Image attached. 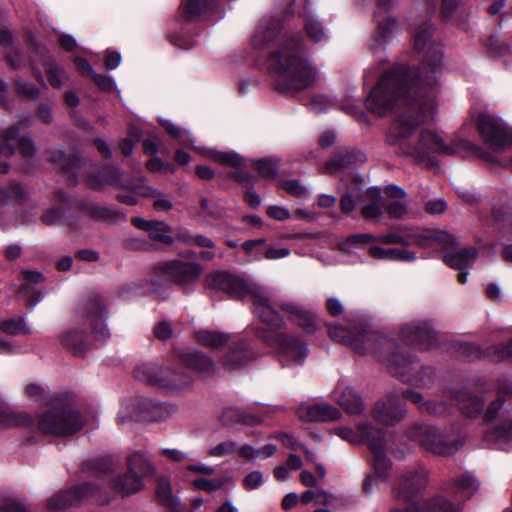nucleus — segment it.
<instances>
[{
    "label": "nucleus",
    "mask_w": 512,
    "mask_h": 512,
    "mask_svg": "<svg viewBox=\"0 0 512 512\" xmlns=\"http://www.w3.org/2000/svg\"><path fill=\"white\" fill-rule=\"evenodd\" d=\"M205 156L212 161H215V162L227 165V166L241 168L244 165V160L238 154H235V153L209 150V151H207Z\"/></svg>",
    "instance_id": "obj_45"
},
{
    "label": "nucleus",
    "mask_w": 512,
    "mask_h": 512,
    "mask_svg": "<svg viewBox=\"0 0 512 512\" xmlns=\"http://www.w3.org/2000/svg\"><path fill=\"white\" fill-rule=\"evenodd\" d=\"M368 253L372 258L378 260L413 262L417 258L415 253L410 250L396 248L385 249L376 245L370 246Z\"/></svg>",
    "instance_id": "obj_32"
},
{
    "label": "nucleus",
    "mask_w": 512,
    "mask_h": 512,
    "mask_svg": "<svg viewBox=\"0 0 512 512\" xmlns=\"http://www.w3.org/2000/svg\"><path fill=\"white\" fill-rule=\"evenodd\" d=\"M42 281H44V277L40 272L28 270L22 272L20 294L25 297H29V303L31 306H35L43 296L40 293H32L30 284H38Z\"/></svg>",
    "instance_id": "obj_34"
},
{
    "label": "nucleus",
    "mask_w": 512,
    "mask_h": 512,
    "mask_svg": "<svg viewBox=\"0 0 512 512\" xmlns=\"http://www.w3.org/2000/svg\"><path fill=\"white\" fill-rule=\"evenodd\" d=\"M297 415L300 420L307 422L335 421L340 418L341 412L329 403H315L311 401L303 402Z\"/></svg>",
    "instance_id": "obj_15"
},
{
    "label": "nucleus",
    "mask_w": 512,
    "mask_h": 512,
    "mask_svg": "<svg viewBox=\"0 0 512 512\" xmlns=\"http://www.w3.org/2000/svg\"><path fill=\"white\" fill-rule=\"evenodd\" d=\"M327 328L332 340L348 344L360 354L372 352L381 356L395 348V343L380 331H350L339 325H327Z\"/></svg>",
    "instance_id": "obj_4"
},
{
    "label": "nucleus",
    "mask_w": 512,
    "mask_h": 512,
    "mask_svg": "<svg viewBox=\"0 0 512 512\" xmlns=\"http://www.w3.org/2000/svg\"><path fill=\"white\" fill-rule=\"evenodd\" d=\"M83 423V418L79 412L70 406H66L42 414L38 421V429L44 434L69 436L79 431Z\"/></svg>",
    "instance_id": "obj_6"
},
{
    "label": "nucleus",
    "mask_w": 512,
    "mask_h": 512,
    "mask_svg": "<svg viewBox=\"0 0 512 512\" xmlns=\"http://www.w3.org/2000/svg\"><path fill=\"white\" fill-rule=\"evenodd\" d=\"M255 164L262 177L266 179H274L277 176L278 167L270 160H258Z\"/></svg>",
    "instance_id": "obj_53"
},
{
    "label": "nucleus",
    "mask_w": 512,
    "mask_h": 512,
    "mask_svg": "<svg viewBox=\"0 0 512 512\" xmlns=\"http://www.w3.org/2000/svg\"><path fill=\"white\" fill-rule=\"evenodd\" d=\"M179 358L187 368L200 374L210 375L216 368L213 360L199 351H183Z\"/></svg>",
    "instance_id": "obj_24"
},
{
    "label": "nucleus",
    "mask_w": 512,
    "mask_h": 512,
    "mask_svg": "<svg viewBox=\"0 0 512 512\" xmlns=\"http://www.w3.org/2000/svg\"><path fill=\"white\" fill-rule=\"evenodd\" d=\"M157 406L147 399L136 398L130 403L126 404L127 416L119 415L121 422H124L126 418L138 420V421H149L157 420L159 416L154 412Z\"/></svg>",
    "instance_id": "obj_23"
},
{
    "label": "nucleus",
    "mask_w": 512,
    "mask_h": 512,
    "mask_svg": "<svg viewBox=\"0 0 512 512\" xmlns=\"http://www.w3.org/2000/svg\"><path fill=\"white\" fill-rule=\"evenodd\" d=\"M461 508L458 500L450 501L443 495H436L423 504V512H458Z\"/></svg>",
    "instance_id": "obj_37"
},
{
    "label": "nucleus",
    "mask_w": 512,
    "mask_h": 512,
    "mask_svg": "<svg viewBox=\"0 0 512 512\" xmlns=\"http://www.w3.org/2000/svg\"><path fill=\"white\" fill-rule=\"evenodd\" d=\"M26 195V190L18 184L11 186L9 189L0 187V208L5 206L10 199H24Z\"/></svg>",
    "instance_id": "obj_50"
},
{
    "label": "nucleus",
    "mask_w": 512,
    "mask_h": 512,
    "mask_svg": "<svg viewBox=\"0 0 512 512\" xmlns=\"http://www.w3.org/2000/svg\"><path fill=\"white\" fill-rule=\"evenodd\" d=\"M132 224L147 232L149 237L164 244H172L174 238L172 236V229L170 225L163 221L146 220L143 218H133Z\"/></svg>",
    "instance_id": "obj_22"
},
{
    "label": "nucleus",
    "mask_w": 512,
    "mask_h": 512,
    "mask_svg": "<svg viewBox=\"0 0 512 512\" xmlns=\"http://www.w3.org/2000/svg\"><path fill=\"white\" fill-rule=\"evenodd\" d=\"M430 230H425L421 233L412 235V240L410 241V245L414 244L420 248L427 249L434 247L432 242V237H430Z\"/></svg>",
    "instance_id": "obj_57"
},
{
    "label": "nucleus",
    "mask_w": 512,
    "mask_h": 512,
    "mask_svg": "<svg viewBox=\"0 0 512 512\" xmlns=\"http://www.w3.org/2000/svg\"><path fill=\"white\" fill-rule=\"evenodd\" d=\"M430 234L434 246L436 244L454 245L456 243L454 236L445 231L430 230Z\"/></svg>",
    "instance_id": "obj_59"
},
{
    "label": "nucleus",
    "mask_w": 512,
    "mask_h": 512,
    "mask_svg": "<svg viewBox=\"0 0 512 512\" xmlns=\"http://www.w3.org/2000/svg\"><path fill=\"white\" fill-rule=\"evenodd\" d=\"M202 267L196 262L173 260L159 264L152 285L173 281L183 289L193 285L201 275Z\"/></svg>",
    "instance_id": "obj_8"
},
{
    "label": "nucleus",
    "mask_w": 512,
    "mask_h": 512,
    "mask_svg": "<svg viewBox=\"0 0 512 512\" xmlns=\"http://www.w3.org/2000/svg\"><path fill=\"white\" fill-rule=\"evenodd\" d=\"M112 487L124 495H130L142 488V482L139 476L128 471L123 476L112 480Z\"/></svg>",
    "instance_id": "obj_40"
},
{
    "label": "nucleus",
    "mask_w": 512,
    "mask_h": 512,
    "mask_svg": "<svg viewBox=\"0 0 512 512\" xmlns=\"http://www.w3.org/2000/svg\"><path fill=\"white\" fill-rule=\"evenodd\" d=\"M512 437V419L504 420L496 426L493 431L487 433L485 438L488 441L502 442Z\"/></svg>",
    "instance_id": "obj_47"
},
{
    "label": "nucleus",
    "mask_w": 512,
    "mask_h": 512,
    "mask_svg": "<svg viewBox=\"0 0 512 512\" xmlns=\"http://www.w3.org/2000/svg\"><path fill=\"white\" fill-rule=\"evenodd\" d=\"M220 421L225 426H231L235 424H243L247 426H254L262 423L263 415L253 414L247 411H244L237 407H227L225 408L221 415Z\"/></svg>",
    "instance_id": "obj_25"
},
{
    "label": "nucleus",
    "mask_w": 512,
    "mask_h": 512,
    "mask_svg": "<svg viewBox=\"0 0 512 512\" xmlns=\"http://www.w3.org/2000/svg\"><path fill=\"white\" fill-rule=\"evenodd\" d=\"M103 174L104 178L100 181L95 177L89 178L88 183L93 189L100 190L104 185L124 186L122 183V172L119 169L107 167L103 170Z\"/></svg>",
    "instance_id": "obj_44"
},
{
    "label": "nucleus",
    "mask_w": 512,
    "mask_h": 512,
    "mask_svg": "<svg viewBox=\"0 0 512 512\" xmlns=\"http://www.w3.org/2000/svg\"><path fill=\"white\" fill-rule=\"evenodd\" d=\"M250 360L252 352L244 347L228 353L223 360V366L229 371H234L245 366Z\"/></svg>",
    "instance_id": "obj_43"
},
{
    "label": "nucleus",
    "mask_w": 512,
    "mask_h": 512,
    "mask_svg": "<svg viewBox=\"0 0 512 512\" xmlns=\"http://www.w3.org/2000/svg\"><path fill=\"white\" fill-rule=\"evenodd\" d=\"M478 480L470 473H464L451 481L445 482L443 490L455 497V500L470 498L479 489Z\"/></svg>",
    "instance_id": "obj_19"
},
{
    "label": "nucleus",
    "mask_w": 512,
    "mask_h": 512,
    "mask_svg": "<svg viewBox=\"0 0 512 512\" xmlns=\"http://www.w3.org/2000/svg\"><path fill=\"white\" fill-rule=\"evenodd\" d=\"M451 397L455 399L458 408L467 417H476L483 411V400L472 395L465 388L451 392Z\"/></svg>",
    "instance_id": "obj_28"
},
{
    "label": "nucleus",
    "mask_w": 512,
    "mask_h": 512,
    "mask_svg": "<svg viewBox=\"0 0 512 512\" xmlns=\"http://www.w3.org/2000/svg\"><path fill=\"white\" fill-rule=\"evenodd\" d=\"M357 199H358L357 194L353 195L352 193H349V192L345 193L340 200L341 211L345 214L351 213L355 208Z\"/></svg>",
    "instance_id": "obj_62"
},
{
    "label": "nucleus",
    "mask_w": 512,
    "mask_h": 512,
    "mask_svg": "<svg viewBox=\"0 0 512 512\" xmlns=\"http://www.w3.org/2000/svg\"><path fill=\"white\" fill-rule=\"evenodd\" d=\"M429 482V472L423 466L411 467L396 474L392 485L393 497L411 502L412 499L426 488Z\"/></svg>",
    "instance_id": "obj_9"
},
{
    "label": "nucleus",
    "mask_w": 512,
    "mask_h": 512,
    "mask_svg": "<svg viewBox=\"0 0 512 512\" xmlns=\"http://www.w3.org/2000/svg\"><path fill=\"white\" fill-rule=\"evenodd\" d=\"M128 471L132 474L139 475H152L155 473V468L150 463L149 459L140 452L131 454L127 459Z\"/></svg>",
    "instance_id": "obj_39"
},
{
    "label": "nucleus",
    "mask_w": 512,
    "mask_h": 512,
    "mask_svg": "<svg viewBox=\"0 0 512 512\" xmlns=\"http://www.w3.org/2000/svg\"><path fill=\"white\" fill-rule=\"evenodd\" d=\"M371 414L377 423L385 426H393L404 418L406 408L390 395L386 400L376 402Z\"/></svg>",
    "instance_id": "obj_13"
},
{
    "label": "nucleus",
    "mask_w": 512,
    "mask_h": 512,
    "mask_svg": "<svg viewBox=\"0 0 512 512\" xmlns=\"http://www.w3.org/2000/svg\"><path fill=\"white\" fill-rule=\"evenodd\" d=\"M280 188L295 197H306L308 190L298 180H285L280 183Z\"/></svg>",
    "instance_id": "obj_52"
},
{
    "label": "nucleus",
    "mask_w": 512,
    "mask_h": 512,
    "mask_svg": "<svg viewBox=\"0 0 512 512\" xmlns=\"http://www.w3.org/2000/svg\"><path fill=\"white\" fill-rule=\"evenodd\" d=\"M60 341L63 347L69 349L75 355L82 354L88 347L85 335L77 329L65 331L61 335Z\"/></svg>",
    "instance_id": "obj_35"
},
{
    "label": "nucleus",
    "mask_w": 512,
    "mask_h": 512,
    "mask_svg": "<svg viewBox=\"0 0 512 512\" xmlns=\"http://www.w3.org/2000/svg\"><path fill=\"white\" fill-rule=\"evenodd\" d=\"M79 320L89 324L92 328L94 336L99 340H106L110 333L104 318L106 316L105 305L99 295L92 294L84 298L76 312Z\"/></svg>",
    "instance_id": "obj_11"
},
{
    "label": "nucleus",
    "mask_w": 512,
    "mask_h": 512,
    "mask_svg": "<svg viewBox=\"0 0 512 512\" xmlns=\"http://www.w3.org/2000/svg\"><path fill=\"white\" fill-rule=\"evenodd\" d=\"M263 483V474L258 471H252L243 479V486L246 490L257 489Z\"/></svg>",
    "instance_id": "obj_58"
},
{
    "label": "nucleus",
    "mask_w": 512,
    "mask_h": 512,
    "mask_svg": "<svg viewBox=\"0 0 512 512\" xmlns=\"http://www.w3.org/2000/svg\"><path fill=\"white\" fill-rule=\"evenodd\" d=\"M91 492L89 484H82L72 490L60 492L52 496L48 502L47 507L50 511H60L67 507L76 505L81 499L86 497Z\"/></svg>",
    "instance_id": "obj_21"
},
{
    "label": "nucleus",
    "mask_w": 512,
    "mask_h": 512,
    "mask_svg": "<svg viewBox=\"0 0 512 512\" xmlns=\"http://www.w3.org/2000/svg\"><path fill=\"white\" fill-rule=\"evenodd\" d=\"M377 29L372 35L370 48L375 51L384 47V45L393 37L397 29L396 21L391 17H382L380 13L376 14Z\"/></svg>",
    "instance_id": "obj_27"
},
{
    "label": "nucleus",
    "mask_w": 512,
    "mask_h": 512,
    "mask_svg": "<svg viewBox=\"0 0 512 512\" xmlns=\"http://www.w3.org/2000/svg\"><path fill=\"white\" fill-rule=\"evenodd\" d=\"M477 127L491 151L499 153L512 145V131L501 119L482 113L478 117Z\"/></svg>",
    "instance_id": "obj_10"
},
{
    "label": "nucleus",
    "mask_w": 512,
    "mask_h": 512,
    "mask_svg": "<svg viewBox=\"0 0 512 512\" xmlns=\"http://www.w3.org/2000/svg\"><path fill=\"white\" fill-rule=\"evenodd\" d=\"M32 423L31 416L25 412L0 408V427L2 428L30 426Z\"/></svg>",
    "instance_id": "obj_36"
},
{
    "label": "nucleus",
    "mask_w": 512,
    "mask_h": 512,
    "mask_svg": "<svg viewBox=\"0 0 512 512\" xmlns=\"http://www.w3.org/2000/svg\"><path fill=\"white\" fill-rule=\"evenodd\" d=\"M215 3L216 0H182L181 9L187 19L193 20L212 8Z\"/></svg>",
    "instance_id": "obj_41"
},
{
    "label": "nucleus",
    "mask_w": 512,
    "mask_h": 512,
    "mask_svg": "<svg viewBox=\"0 0 512 512\" xmlns=\"http://www.w3.org/2000/svg\"><path fill=\"white\" fill-rule=\"evenodd\" d=\"M1 329L3 332L10 335H22L28 334L30 331L26 327L23 319H8L1 323Z\"/></svg>",
    "instance_id": "obj_51"
},
{
    "label": "nucleus",
    "mask_w": 512,
    "mask_h": 512,
    "mask_svg": "<svg viewBox=\"0 0 512 512\" xmlns=\"http://www.w3.org/2000/svg\"><path fill=\"white\" fill-rule=\"evenodd\" d=\"M400 334L405 341L419 344L425 349L435 345V333L427 322L405 324Z\"/></svg>",
    "instance_id": "obj_17"
},
{
    "label": "nucleus",
    "mask_w": 512,
    "mask_h": 512,
    "mask_svg": "<svg viewBox=\"0 0 512 512\" xmlns=\"http://www.w3.org/2000/svg\"><path fill=\"white\" fill-rule=\"evenodd\" d=\"M41 221L48 226H54L62 223V213L60 209L53 208L46 211L41 216Z\"/></svg>",
    "instance_id": "obj_61"
},
{
    "label": "nucleus",
    "mask_w": 512,
    "mask_h": 512,
    "mask_svg": "<svg viewBox=\"0 0 512 512\" xmlns=\"http://www.w3.org/2000/svg\"><path fill=\"white\" fill-rule=\"evenodd\" d=\"M237 450V443L234 441H226L219 443L209 450V455L212 457H224L228 454L234 453Z\"/></svg>",
    "instance_id": "obj_55"
},
{
    "label": "nucleus",
    "mask_w": 512,
    "mask_h": 512,
    "mask_svg": "<svg viewBox=\"0 0 512 512\" xmlns=\"http://www.w3.org/2000/svg\"><path fill=\"white\" fill-rule=\"evenodd\" d=\"M278 306L288 315L291 322L298 325L306 333H313L317 330L318 322L316 315L309 309L288 301L280 302Z\"/></svg>",
    "instance_id": "obj_16"
},
{
    "label": "nucleus",
    "mask_w": 512,
    "mask_h": 512,
    "mask_svg": "<svg viewBox=\"0 0 512 512\" xmlns=\"http://www.w3.org/2000/svg\"><path fill=\"white\" fill-rule=\"evenodd\" d=\"M402 397L406 401L415 404L422 414L440 415L446 411V406L444 403H435L431 400H425L421 393L412 389L403 390Z\"/></svg>",
    "instance_id": "obj_30"
},
{
    "label": "nucleus",
    "mask_w": 512,
    "mask_h": 512,
    "mask_svg": "<svg viewBox=\"0 0 512 512\" xmlns=\"http://www.w3.org/2000/svg\"><path fill=\"white\" fill-rule=\"evenodd\" d=\"M156 493L160 502L170 509L177 510L179 508L178 498L173 494L171 482L167 477L163 476L158 479Z\"/></svg>",
    "instance_id": "obj_42"
},
{
    "label": "nucleus",
    "mask_w": 512,
    "mask_h": 512,
    "mask_svg": "<svg viewBox=\"0 0 512 512\" xmlns=\"http://www.w3.org/2000/svg\"><path fill=\"white\" fill-rule=\"evenodd\" d=\"M0 512H26V508L19 499L6 497L0 501Z\"/></svg>",
    "instance_id": "obj_54"
},
{
    "label": "nucleus",
    "mask_w": 512,
    "mask_h": 512,
    "mask_svg": "<svg viewBox=\"0 0 512 512\" xmlns=\"http://www.w3.org/2000/svg\"><path fill=\"white\" fill-rule=\"evenodd\" d=\"M164 372L165 369L158 367L156 364L142 363L135 368L134 377L141 382L157 385L169 391H179L192 383V378L187 375H184V379L180 382L167 380L164 377Z\"/></svg>",
    "instance_id": "obj_12"
},
{
    "label": "nucleus",
    "mask_w": 512,
    "mask_h": 512,
    "mask_svg": "<svg viewBox=\"0 0 512 512\" xmlns=\"http://www.w3.org/2000/svg\"><path fill=\"white\" fill-rule=\"evenodd\" d=\"M366 157L361 152L339 153L326 165V169L333 175H338L345 169L358 163L365 162Z\"/></svg>",
    "instance_id": "obj_31"
},
{
    "label": "nucleus",
    "mask_w": 512,
    "mask_h": 512,
    "mask_svg": "<svg viewBox=\"0 0 512 512\" xmlns=\"http://www.w3.org/2000/svg\"><path fill=\"white\" fill-rule=\"evenodd\" d=\"M382 431L383 430L375 428L368 422L359 423L357 431L348 427H340L333 430L334 434L353 445L366 443L368 446H370V440H375Z\"/></svg>",
    "instance_id": "obj_18"
},
{
    "label": "nucleus",
    "mask_w": 512,
    "mask_h": 512,
    "mask_svg": "<svg viewBox=\"0 0 512 512\" xmlns=\"http://www.w3.org/2000/svg\"><path fill=\"white\" fill-rule=\"evenodd\" d=\"M304 30L312 42L318 43L326 38V33L322 23L314 16L305 17Z\"/></svg>",
    "instance_id": "obj_46"
},
{
    "label": "nucleus",
    "mask_w": 512,
    "mask_h": 512,
    "mask_svg": "<svg viewBox=\"0 0 512 512\" xmlns=\"http://www.w3.org/2000/svg\"><path fill=\"white\" fill-rule=\"evenodd\" d=\"M442 48L429 44L425 60L415 74L406 66L399 65L386 69L381 62L378 69L383 71L378 84L366 98V108L383 115L394 113L387 140L390 145H399L403 153L419 161L429 160L433 154L452 155L454 149L431 130H422L416 141L410 137L421 121L432 116L435 109V86L440 72Z\"/></svg>",
    "instance_id": "obj_1"
},
{
    "label": "nucleus",
    "mask_w": 512,
    "mask_h": 512,
    "mask_svg": "<svg viewBox=\"0 0 512 512\" xmlns=\"http://www.w3.org/2000/svg\"><path fill=\"white\" fill-rule=\"evenodd\" d=\"M44 67L50 84L55 88H60L67 79V75L64 70L51 61L46 62Z\"/></svg>",
    "instance_id": "obj_49"
},
{
    "label": "nucleus",
    "mask_w": 512,
    "mask_h": 512,
    "mask_svg": "<svg viewBox=\"0 0 512 512\" xmlns=\"http://www.w3.org/2000/svg\"><path fill=\"white\" fill-rule=\"evenodd\" d=\"M431 25H427L424 29L419 30L414 38V48L419 52L423 51L429 44Z\"/></svg>",
    "instance_id": "obj_56"
},
{
    "label": "nucleus",
    "mask_w": 512,
    "mask_h": 512,
    "mask_svg": "<svg viewBox=\"0 0 512 512\" xmlns=\"http://www.w3.org/2000/svg\"><path fill=\"white\" fill-rule=\"evenodd\" d=\"M15 144H18L19 151L24 157H32L36 148L34 142L28 137H18V128L11 126L4 130L1 135L0 155L10 157L15 152Z\"/></svg>",
    "instance_id": "obj_14"
},
{
    "label": "nucleus",
    "mask_w": 512,
    "mask_h": 512,
    "mask_svg": "<svg viewBox=\"0 0 512 512\" xmlns=\"http://www.w3.org/2000/svg\"><path fill=\"white\" fill-rule=\"evenodd\" d=\"M195 338L198 343L212 349H220L229 341V336L227 334L207 329L196 331Z\"/></svg>",
    "instance_id": "obj_38"
},
{
    "label": "nucleus",
    "mask_w": 512,
    "mask_h": 512,
    "mask_svg": "<svg viewBox=\"0 0 512 512\" xmlns=\"http://www.w3.org/2000/svg\"><path fill=\"white\" fill-rule=\"evenodd\" d=\"M207 286L213 290L223 291L230 296L242 299L250 296L255 315L268 326L269 331L257 330L258 336L267 344L279 349L280 362L283 366L300 363L308 355L306 344L292 334H276L284 321L271 305L269 292L255 283H250L228 272H214L206 277Z\"/></svg>",
    "instance_id": "obj_2"
},
{
    "label": "nucleus",
    "mask_w": 512,
    "mask_h": 512,
    "mask_svg": "<svg viewBox=\"0 0 512 512\" xmlns=\"http://www.w3.org/2000/svg\"><path fill=\"white\" fill-rule=\"evenodd\" d=\"M267 214L269 217L278 220L284 221L291 217L289 210L286 207L282 206H270L267 208Z\"/></svg>",
    "instance_id": "obj_64"
},
{
    "label": "nucleus",
    "mask_w": 512,
    "mask_h": 512,
    "mask_svg": "<svg viewBox=\"0 0 512 512\" xmlns=\"http://www.w3.org/2000/svg\"><path fill=\"white\" fill-rule=\"evenodd\" d=\"M143 196L154 198L153 207L156 211H170L173 208L172 202L163 197V194L151 187H144L143 188Z\"/></svg>",
    "instance_id": "obj_48"
},
{
    "label": "nucleus",
    "mask_w": 512,
    "mask_h": 512,
    "mask_svg": "<svg viewBox=\"0 0 512 512\" xmlns=\"http://www.w3.org/2000/svg\"><path fill=\"white\" fill-rule=\"evenodd\" d=\"M306 43L300 35L285 36L268 57V68L286 88L302 90L318 80V70L305 57Z\"/></svg>",
    "instance_id": "obj_3"
},
{
    "label": "nucleus",
    "mask_w": 512,
    "mask_h": 512,
    "mask_svg": "<svg viewBox=\"0 0 512 512\" xmlns=\"http://www.w3.org/2000/svg\"><path fill=\"white\" fill-rule=\"evenodd\" d=\"M381 360L386 364L390 373L400 378L404 382L411 383L419 387L428 386L434 377V371L430 367H420L410 357L395 353L392 355H382Z\"/></svg>",
    "instance_id": "obj_7"
},
{
    "label": "nucleus",
    "mask_w": 512,
    "mask_h": 512,
    "mask_svg": "<svg viewBox=\"0 0 512 512\" xmlns=\"http://www.w3.org/2000/svg\"><path fill=\"white\" fill-rule=\"evenodd\" d=\"M405 433L410 441L438 455L453 454L461 446L460 441L447 439L436 427L428 424H413L407 428Z\"/></svg>",
    "instance_id": "obj_5"
},
{
    "label": "nucleus",
    "mask_w": 512,
    "mask_h": 512,
    "mask_svg": "<svg viewBox=\"0 0 512 512\" xmlns=\"http://www.w3.org/2000/svg\"><path fill=\"white\" fill-rule=\"evenodd\" d=\"M16 90L19 94L27 97H37L39 95V89L32 83L26 81H16Z\"/></svg>",
    "instance_id": "obj_60"
},
{
    "label": "nucleus",
    "mask_w": 512,
    "mask_h": 512,
    "mask_svg": "<svg viewBox=\"0 0 512 512\" xmlns=\"http://www.w3.org/2000/svg\"><path fill=\"white\" fill-rule=\"evenodd\" d=\"M477 258V250L473 247L464 248L455 253H447L443 256L445 264L451 268L463 270L474 263Z\"/></svg>",
    "instance_id": "obj_33"
},
{
    "label": "nucleus",
    "mask_w": 512,
    "mask_h": 512,
    "mask_svg": "<svg viewBox=\"0 0 512 512\" xmlns=\"http://www.w3.org/2000/svg\"><path fill=\"white\" fill-rule=\"evenodd\" d=\"M385 433L382 431L375 440H370L369 449L373 454L372 462L374 472L380 480H387L391 471V461L386 456L384 449L386 447Z\"/></svg>",
    "instance_id": "obj_20"
},
{
    "label": "nucleus",
    "mask_w": 512,
    "mask_h": 512,
    "mask_svg": "<svg viewBox=\"0 0 512 512\" xmlns=\"http://www.w3.org/2000/svg\"><path fill=\"white\" fill-rule=\"evenodd\" d=\"M375 237L372 234H354L349 236L344 242L340 244V249L343 251H348L349 248L355 244L359 243H367L371 240H374ZM377 241L383 244H400L403 246H409L410 241L404 238L403 236L397 233H389L385 235H381L376 238Z\"/></svg>",
    "instance_id": "obj_26"
},
{
    "label": "nucleus",
    "mask_w": 512,
    "mask_h": 512,
    "mask_svg": "<svg viewBox=\"0 0 512 512\" xmlns=\"http://www.w3.org/2000/svg\"><path fill=\"white\" fill-rule=\"evenodd\" d=\"M90 78L103 90L111 91L116 87L115 82L108 76L94 72Z\"/></svg>",
    "instance_id": "obj_63"
},
{
    "label": "nucleus",
    "mask_w": 512,
    "mask_h": 512,
    "mask_svg": "<svg viewBox=\"0 0 512 512\" xmlns=\"http://www.w3.org/2000/svg\"><path fill=\"white\" fill-rule=\"evenodd\" d=\"M334 400L350 414H358L364 410L361 397L348 387L339 385L334 391Z\"/></svg>",
    "instance_id": "obj_29"
}]
</instances>
